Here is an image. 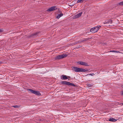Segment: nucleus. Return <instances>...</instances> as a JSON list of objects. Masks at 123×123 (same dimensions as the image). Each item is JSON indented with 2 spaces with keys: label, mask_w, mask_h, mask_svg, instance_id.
I'll list each match as a JSON object with an SVG mask.
<instances>
[{
  "label": "nucleus",
  "mask_w": 123,
  "mask_h": 123,
  "mask_svg": "<svg viewBox=\"0 0 123 123\" xmlns=\"http://www.w3.org/2000/svg\"><path fill=\"white\" fill-rule=\"evenodd\" d=\"M72 69L74 70L75 72H86L88 71V69L86 70L84 69L80 68H78L75 67H73L72 68Z\"/></svg>",
  "instance_id": "1"
},
{
  "label": "nucleus",
  "mask_w": 123,
  "mask_h": 123,
  "mask_svg": "<svg viewBox=\"0 0 123 123\" xmlns=\"http://www.w3.org/2000/svg\"><path fill=\"white\" fill-rule=\"evenodd\" d=\"M101 26L100 25L98 26H97L92 28L90 30V31L92 33H94L97 32L100 29Z\"/></svg>",
  "instance_id": "2"
},
{
  "label": "nucleus",
  "mask_w": 123,
  "mask_h": 123,
  "mask_svg": "<svg viewBox=\"0 0 123 123\" xmlns=\"http://www.w3.org/2000/svg\"><path fill=\"white\" fill-rule=\"evenodd\" d=\"M61 83L62 85H66L68 86H76L74 84L71 83L70 82L65 81H62L61 82Z\"/></svg>",
  "instance_id": "3"
},
{
  "label": "nucleus",
  "mask_w": 123,
  "mask_h": 123,
  "mask_svg": "<svg viewBox=\"0 0 123 123\" xmlns=\"http://www.w3.org/2000/svg\"><path fill=\"white\" fill-rule=\"evenodd\" d=\"M28 90L31 93H33L36 95H41V94L39 91L34 90L31 89H28Z\"/></svg>",
  "instance_id": "4"
},
{
  "label": "nucleus",
  "mask_w": 123,
  "mask_h": 123,
  "mask_svg": "<svg viewBox=\"0 0 123 123\" xmlns=\"http://www.w3.org/2000/svg\"><path fill=\"white\" fill-rule=\"evenodd\" d=\"M67 54H62L61 55H59L55 57V60H59L67 57Z\"/></svg>",
  "instance_id": "5"
},
{
  "label": "nucleus",
  "mask_w": 123,
  "mask_h": 123,
  "mask_svg": "<svg viewBox=\"0 0 123 123\" xmlns=\"http://www.w3.org/2000/svg\"><path fill=\"white\" fill-rule=\"evenodd\" d=\"M77 63L82 65L86 66H89V65L87 63L79 61L77 62Z\"/></svg>",
  "instance_id": "6"
},
{
  "label": "nucleus",
  "mask_w": 123,
  "mask_h": 123,
  "mask_svg": "<svg viewBox=\"0 0 123 123\" xmlns=\"http://www.w3.org/2000/svg\"><path fill=\"white\" fill-rule=\"evenodd\" d=\"M57 9V8L56 6H53L48 9L47 10V11L48 12H51L55 10H56Z\"/></svg>",
  "instance_id": "7"
},
{
  "label": "nucleus",
  "mask_w": 123,
  "mask_h": 123,
  "mask_svg": "<svg viewBox=\"0 0 123 123\" xmlns=\"http://www.w3.org/2000/svg\"><path fill=\"white\" fill-rule=\"evenodd\" d=\"M82 13V12H81L74 16L73 17V19H75L80 17L81 16Z\"/></svg>",
  "instance_id": "8"
},
{
  "label": "nucleus",
  "mask_w": 123,
  "mask_h": 123,
  "mask_svg": "<svg viewBox=\"0 0 123 123\" xmlns=\"http://www.w3.org/2000/svg\"><path fill=\"white\" fill-rule=\"evenodd\" d=\"M39 32H36L30 35L29 36V37H33L34 36H36L37 34H38L39 33Z\"/></svg>",
  "instance_id": "9"
},
{
  "label": "nucleus",
  "mask_w": 123,
  "mask_h": 123,
  "mask_svg": "<svg viewBox=\"0 0 123 123\" xmlns=\"http://www.w3.org/2000/svg\"><path fill=\"white\" fill-rule=\"evenodd\" d=\"M61 79L62 80H67L68 79V77L66 75H62L61 77Z\"/></svg>",
  "instance_id": "10"
},
{
  "label": "nucleus",
  "mask_w": 123,
  "mask_h": 123,
  "mask_svg": "<svg viewBox=\"0 0 123 123\" xmlns=\"http://www.w3.org/2000/svg\"><path fill=\"white\" fill-rule=\"evenodd\" d=\"M112 23V20L111 19L108 20L106 23H103L104 24H108L109 23Z\"/></svg>",
  "instance_id": "11"
},
{
  "label": "nucleus",
  "mask_w": 123,
  "mask_h": 123,
  "mask_svg": "<svg viewBox=\"0 0 123 123\" xmlns=\"http://www.w3.org/2000/svg\"><path fill=\"white\" fill-rule=\"evenodd\" d=\"M109 121L112 122H115L117 121V120L112 118H110L109 120Z\"/></svg>",
  "instance_id": "12"
},
{
  "label": "nucleus",
  "mask_w": 123,
  "mask_h": 123,
  "mask_svg": "<svg viewBox=\"0 0 123 123\" xmlns=\"http://www.w3.org/2000/svg\"><path fill=\"white\" fill-rule=\"evenodd\" d=\"M63 14L62 13H61L60 14H58V15L57 16L56 18L57 19L59 18L60 17L63 16Z\"/></svg>",
  "instance_id": "13"
},
{
  "label": "nucleus",
  "mask_w": 123,
  "mask_h": 123,
  "mask_svg": "<svg viewBox=\"0 0 123 123\" xmlns=\"http://www.w3.org/2000/svg\"><path fill=\"white\" fill-rule=\"evenodd\" d=\"M90 39V38H87V39H84L82 40L81 41V42H84V41H87L88 40H89Z\"/></svg>",
  "instance_id": "14"
},
{
  "label": "nucleus",
  "mask_w": 123,
  "mask_h": 123,
  "mask_svg": "<svg viewBox=\"0 0 123 123\" xmlns=\"http://www.w3.org/2000/svg\"><path fill=\"white\" fill-rule=\"evenodd\" d=\"M117 5L122 6L123 5V1L119 3L118 4H117Z\"/></svg>",
  "instance_id": "15"
},
{
  "label": "nucleus",
  "mask_w": 123,
  "mask_h": 123,
  "mask_svg": "<svg viewBox=\"0 0 123 123\" xmlns=\"http://www.w3.org/2000/svg\"><path fill=\"white\" fill-rule=\"evenodd\" d=\"M87 85L88 87H90L92 86L93 85L92 84H87Z\"/></svg>",
  "instance_id": "16"
},
{
  "label": "nucleus",
  "mask_w": 123,
  "mask_h": 123,
  "mask_svg": "<svg viewBox=\"0 0 123 123\" xmlns=\"http://www.w3.org/2000/svg\"><path fill=\"white\" fill-rule=\"evenodd\" d=\"M110 52H115L116 53H118L119 52V51H117L115 50H110Z\"/></svg>",
  "instance_id": "17"
},
{
  "label": "nucleus",
  "mask_w": 123,
  "mask_h": 123,
  "mask_svg": "<svg viewBox=\"0 0 123 123\" xmlns=\"http://www.w3.org/2000/svg\"><path fill=\"white\" fill-rule=\"evenodd\" d=\"M94 74H94L93 73H91V74H87V75H90L92 76Z\"/></svg>",
  "instance_id": "18"
},
{
  "label": "nucleus",
  "mask_w": 123,
  "mask_h": 123,
  "mask_svg": "<svg viewBox=\"0 0 123 123\" xmlns=\"http://www.w3.org/2000/svg\"><path fill=\"white\" fill-rule=\"evenodd\" d=\"M13 107L15 108H17L19 107L17 105H15L13 106Z\"/></svg>",
  "instance_id": "19"
},
{
  "label": "nucleus",
  "mask_w": 123,
  "mask_h": 123,
  "mask_svg": "<svg viewBox=\"0 0 123 123\" xmlns=\"http://www.w3.org/2000/svg\"><path fill=\"white\" fill-rule=\"evenodd\" d=\"M3 31L2 29L0 28V32H1Z\"/></svg>",
  "instance_id": "20"
},
{
  "label": "nucleus",
  "mask_w": 123,
  "mask_h": 123,
  "mask_svg": "<svg viewBox=\"0 0 123 123\" xmlns=\"http://www.w3.org/2000/svg\"><path fill=\"white\" fill-rule=\"evenodd\" d=\"M39 120L41 121H44V120L43 119H40Z\"/></svg>",
  "instance_id": "21"
},
{
  "label": "nucleus",
  "mask_w": 123,
  "mask_h": 123,
  "mask_svg": "<svg viewBox=\"0 0 123 123\" xmlns=\"http://www.w3.org/2000/svg\"><path fill=\"white\" fill-rule=\"evenodd\" d=\"M121 95H123V91H122V92L121 93Z\"/></svg>",
  "instance_id": "22"
},
{
  "label": "nucleus",
  "mask_w": 123,
  "mask_h": 123,
  "mask_svg": "<svg viewBox=\"0 0 123 123\" xmlns=\"http://www.w3.org/2000/svg\"><path fill=\"white\" fill-rule=\"evenodd\" d=\"M68 77V78H70V77L69 76H68V77Z\"/></svg>",
  "instance_id": "23"
},
{
  "label": "nucleus",
  "mask_w": 123,
  "mask_h": 123,
  "mask_svg": "<svg viewBox=\"0 0 123 123\" xmlns=\"http://www.w3.org/2000/svg\"><path fill=\"white\" fill-rule=\"evenodd\" d=\"M120 104H122V105H123V103H121Z\"/></svg>",
  "instance_id": "24"
},
{
  "label": "nucleus",
  "mask_w": 123,
  "mask_h": 123,
  "mask_svg": "<svg viewBox=\"0 0 123 123\" xmlns=\"http://www.w3.org/2000/svg\"><path fill=\"white\" fill-rule=\"evenodd\" d=\"M121 104H120V105H121Z\"/></svg>",
  "instance_id": "25"
},
{
  "label": "nucleus",
  "mask_w": 123,
  "mask_h": 123,
  "mask_svg": "<svg viewBox=\"0 0 123 123\" xmlns=\"http://www.w3.org/2000/svg\"><path fill=\"white\" fill-rule=\"evenodd\" d=\"M121 104H120V105H121Z\"/></svg>",
  "instance_id": "26"
},
{
  "label": "nucleus",
  "mask_w": 123,
  "mask_h": 123,
  "mask_svg": "<svg viewBox=\"0 0 123 123\" xmlns=\"http://www.w3.org/2000/svg\"><path fill=\"white\" fill-rule=\"evenodd\" d=\"M1 63V62H0V64Z\"/></svg>",
  "instance_id": "27"
}]
</instances>
